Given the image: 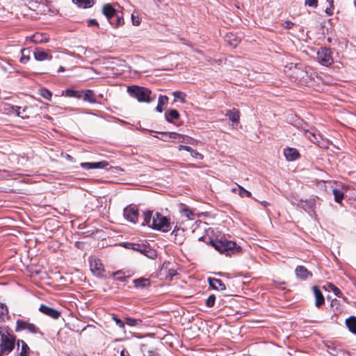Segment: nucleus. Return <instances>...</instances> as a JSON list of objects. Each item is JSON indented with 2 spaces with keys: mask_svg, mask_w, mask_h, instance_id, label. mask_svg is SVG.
<instances>
[{
  "mask_svg": "<svg viewBox=\"0 0 356 356\" xmlns=\"http://www.w3.org/2000/svg\"><path fill=\"white\" fill-rule=\"evenodd\" d=\"M34 58L36 60L43 61L44 60H51L52 56L47 51L42 50V49H36L33 53Z\"/></svg>",
  "mask_w": 356,
  "mask_h": 356,
  "instance_id": "obj_17",
  "label": "nucleus"
},
{
  "mask_svg": "<svg viewBox=\"0 0 356 356\" xmlns=\"http://www.w3.org/2000/svg\"><path fill=\"white\" fill-rule=\"evenodd\" d=\"M172 95L175 97L174 102H177L179 100L181 103L186 102V93L177 90V91L173 92Z\"/></svg>",
  "mask_w": 356,
  "mask_h": 356,
  "instance_id": "obj_31",
  "label": "nucleus"
},
{
  "mask_svg": "<svg viewBox=\"0 0 356 356\" xmlns=\"http://www.w3.org/2000/svg\"><path fill=\"white\" fill-rule=\"evenodd\" d=\"M123 215L125 219L135 224L138 218V209L136 206L129 205L124 209Z\"/></svg>",
  "mask_w": 356,
  "mask_h": 356,
  "instance_id": "obj_8",
  "label": "nucleus"
},
{
  "mask_svg": "<svg viewBox=\"0 0 356 356\" xmlns=\"http://www.w3.org/2000/svg\"><path fill=\"white\" fill-rule=\"evenodd\" d=\"M76 92L75 90L67 89L65 90L66 96L68 97H75Z\"/></svg>",
  "mask_w": 356,
  "mask_h": 356,
  "instance_id": "obj_51",
  "label": "nucleus"
},
{
  "mask_svg": "<svg viewBox=\"0 0 356 356\" xmlns=\"http://www.w3.org/2000/svg\"><path fill=\"white\" fill-rule=\"evenodd\" d=\"M332 193L334 196V200L337 203H341L344 197V193L343 191L337 188L332 190Z\"/></svg>",
  "mask_w": 356,
  "mask_h": 356,
  "instance_id": "obj_30",
  "label": "nucleus"
},
{
  "mask_svg": "<svg viewBox=\"0 0 356 356\" xmlns=\"http://www.w3.org/2000/svg\"><path fill=\"white\" fill-rule=\"evenodd\" d=\"M284 155L287 161H293L299 157V153L295 148L288 147L284 149Z\"/></svg>",
  "mask_w": 356,
  "mask_h": 356,
  "instance_id": "obj_18",
  "label": "nucleus"
},
{
  "mask_svg": "<svg viewBox=\"0 0 356 356\" xmlns=\"http://www.w3.org/2000/svg\"><path fill=\"white\" fill-rule=\"evenodd\" d=\"M160 134L161 135V137H159V136H156V137L159 138L160 140H162L163 141H170V138H168L169 133H168V132H161Z\"/></svg>",
  "mask_w": 356,
  "mask_h": 356,
  "instance_id": "obj_49",
  "label": "nucleus"
},
{
  "mask_svg": "<svg viewBox=\"0 0 356 356\" xmlns=\"http://www.w3.org/2000/svg\"><path fill=\"white\" fill-rule=\"evenodd\" d=\"M285 29H290L293 26V23L291 21H285L283 24Z\"/></svg>",
  "mask_w": 356,
  "mask_h": 356,
  "instance_id": "obj_52",
  "label": "nucleus"
},
{
  "mask_svg": "<svg viewBox=\"0 0 356 356\" xmlns=\"http://www.w3.org/2000/svg\"><path fill=\"white\" fill-rule=\"evenodd\" d=\"M330 353L335 356H339V353H334V350L332 348H330Z\"/></svg>",
  "mask_w": 356,
  "mask_h": 356,
  "instance_id": "obj_55",
  "label": "nucleus"
},
{
  "mask_svg": "<svg viewBox=\"0 0 356 356\" xmlns=\"http://www.w3.org/2000/svg\"><path fill=\"white\" fill-rule=\"evenodd\" d=\"M216 301V297L214 295L209 296L206 300V305L208 307H211L214 305Z\"/></svg>",
  "mask_w": 356,
  "mask_h": 356,
  "instance_id": "obj_45",
  "label": "nucleus"
},
{
  "mask_svg": "<svg viewBox=\"0 0 356 356\" xmlns=\"http://www.w3.org/2000/svg\"><path fill=\"white\" fill-rule=\"evenodd\" d=\"M298 206L300 207H302L305 211H307L309 213L314 212L315 203L314 201L312 200L305 201L300 200V203L298 204Z\"/></svg>",
  "mask_w": 356,
  "mask_h": 356,
  "instance_id": "obj_19",
  "label": "nucleus"
},
{
  "mask_svg": "<svg viewBox=\"0 0 356 356\" xmlns=\"http://www.w3.org/2000/svg\"><path fill=\"white\" fill-rule=\"evenodd\" d=\"M23 330H26L29 333L34 334H39L40 336L43 335V333L35 324L23 319H17L16 321L15 332H19Z\"/></svg>",
  "mask_w": 356,
  "mask_h": 356,
  "instance_id": "obj_4",
  "label": "nucleus"
},
{
  "mask_svg": "<svg viewBox=\"0 0 356 356\" xmlns=\"http://www.w3.org/2000/svg\"><path fill=\"white\" fill-rule=\"evenodd\" d=\"M317 58L320 63L329 66L333 63L330 49L326 47H321L317 52Z\"/></svg>",
  "mask_w": 356,
  "mask_h": 356,
  "instance_id": "obj_6",
  "label": "nucleus"
},
{
  "mask_svg": "<svg viewBox=\"0 0 356 356\" xmlns=\"http://www.w3.org/2000/svg\"><path fill=\"white\" fill-rule=\"evenodd\" d=\"M346 324L350 332L356 334V317L350 316L346 320Z\"/></svg>",
  "mask_w": 356,
  "mask_h": 356,
  "instance_id": "obj_23",
  "label": "nucleus"
},
{
  "mask_svg": "<svg viewBox=\"0 0 356 356\" xmlns=\"http://www.w3.org/2000/svg\"><path fill=\"white\" fill-rule=\"evenodd\" d=\"M329 4H330V7L329 8H327L326 10H325V13L329 15H332L333 13V9H334V1L333 0H326Z\"/></svg>",
  "mask_w": 356,
  "mask_h": 356,
  "instance_id": "obj_46",
  "label": "nucleus"
},
{
  "mask_svg": "<svg viewBox=\"0 0 356 356\" xmlns=\"http://www.w3.org/2000/svg\"><path fill=\"white\" fill-rule=\"evenodd\" d=\"M305 136L312 143L317 144L320 147L321 146V140H323L322 136L315 130L306 131Z\"/></svg>",
  "mask_w": 356,
  "mask_h": 356,
  "instance_id": "obj_12",
  "label": "nucleus"
},
{
  "mask_svg": "<svg viewBox=\"0 0 356 356\" xmlns=\"http://www.w3.org/2000/svg\"><path fill=\"white\" fill-rule=\"evenodd\" d=\"M168 102V97L165 95H160L158 98V104L156 107V111L162 113L163 111V106H165Z\"/></svg>",
  "mask_w": 356,
  "mask_h": 356,
  "instance_id": "obj_22",
  "label": "nucleus"
},
{
  "mask_svg": "<svg viewBox=\"0 0 356 356\" xmlns=\"http://www.w3.org/2000/svg\"><path fill=\"white\" fill-rule=\"evenodd\" d=\"M148 356H157V353H156L154 351H151L149 350L148 352Z\"/></svg>",
  "mask_w": 356,
  "mask_h": 356,
  "instance_id": "obj_56",
  "label": "nucleus"
},
{
  "mask_svg": "<svg viewBox=\"0 0 356 356\" xmlns=\"http://www.w3.org/2000/svg\"><path fill=\"white\" fill-rule=\"evenodd\" d=\"M11 108L15 111L17 116L21 117L23 119L29 118L31 115V113L29 111V108L28 107L22 108L17 106H12Z\"/></svg>",
  "mask_w": 356,
  "mask_h": 356,
  "instance_id": "obj_16",
  "label": "nucleus"
},
{
  "mask_svg": "<svg viewBox=\"0 0 356 356\" xmlns=\"http://www.w3.org/2000/svg\"><path fill=\"white\" fill-rule=\"evenodd\" d=\"M179 211L182 216H184L187 220H194L195 213L186 205L181 204L179 209Z\"/></svg>",
  "mask_w": 356,
  "mask_h": 356,
  "instance_id": "obj_21",
  "label": "nucleus"
},
{
  "mask_svg": "<svg viewBox=\"0 0 356 356\" xmlns=\"http://www.w3.org/2000/svg\"><path fill=\"white\" fill-rule=\"evenodd\" d=\"M31 40L34 43H41L47 42L48 38L45 34L38 33L31 37Z\"/></svg>",
  "mask_w": 356,
  "mask_h": 356,
  "instance_id": "obj_28",
  "label": "nucleus"
},
{
  "mask_svg": "<svg viewBox=\"0 0 356 356\" xmlns=\"http://www.w3.org/2000/svg\"><path fill=\"white\" fill-rule=\"evenodd\" d=\"M226 40L228 41L230 45L233 47H236L239 42L238 38L234 36L232 34L231 35H227L226 37Z\"/></svg>",
  "mask_w": 356,
  "mask_h": 356,
  "instance_id": "obj_42",
  "label": "nucleus"
},
{
  "mask_svg": "<svg viewBox=\"0 0 356 356\" xmlns=\"http://www.w3.org/2000/svg\"><path fill=\"white\" fill-rule=\"evenodd\" d=\"M73 3L79 8H87L93 5V0H72Z\"/></svg>",
  "mask_w": 356,
  "mask_h": 356,
  "instance_id": "obj_25",
  "label": "nucleus"
},
{
  "mask_svg": "<svg viewBox=\"0 0 356 356\" xmlns=\"http://www.w3.org/2000/svg\"><path fill=\"white\" fill-rule=\"evenodd\" d=\"M125 323L129 326H137L142 323V320L139 318H133L131 317H127L125 318Z\"/></svg>",
  "mask_w": 356,
  "mask_h": 356,
  "instance_id": "obj_37",
  "label": "nucleus"
},
{
  "mask_svg": "<svg viewBox=\"0 0 356 356\" xmlns=\"http://www.w3.org/2000/svg\"><path fill=\"white\" fill-rule=\"evenodd\" d=\"M26 53H29V49H23L22 50V57L20 58V62L22 63H26L30 59L29 56L27 55Z\"/></svg>",
  "mask_w": 356,
  "mask_h": 356,
  "instance_id": "obj_43",
  "label": "nucleus"
},
{
  "mask_svg": "<svg viewBox=\"0 0 356 356\" xmlns=\"http://www.w3.org/2000/svg\"><path fill=\"white\" fill-rule=\"evenodd\" d=\"M20 343L22 345V348H21V351H20L19 354L24 355H29V353L30 352V348H29V346L23 340H18L17 346H19Z\"/></svg>",
  "mask_w": 356,
  "mask_h": 356,
  "instance_id": "obj_33",
  "label": "nucleus"
},
{
  "mask_svg": "<svg viewBox=\"0 0 356 356\" xmlns=\"http://www.w3.org/2000/svg\"><path fill=\"white\" fill-rule=\"evenodd\" d=\"M135 286L138 288H145L149 284V280L145 278H139L134 280Z\"/></svg>",
  "mask_w": 356,
  "mask_h": 356,
  "instance_id": "obj_32",
  "label": "nucleus"
},
{
  "mask_svg": "<svg viewBox=\"0 0 356 356\" xmlns=\"http://www.w3.org/2000/svg\"><path fill=\"white\" fill-rule=\"evenodd\" d=\"M80 165L82 168L85 170L102 169L107 168V167L109 165V163L106 161H102L95 163L84 162L81 163Z\"/></svg>",
  "mask_w": 356,
  "mask_h": 356,
  "instance_id": "obj_9",
  "label": "nucleus"
},
{
  "mask_svg": "<svg viewBox=\"0 0 356 356\" xmlns=\"http://www.w3.org/2000/svg\"><path fill=\"white\" fill-rule=\"evenodd\" d=\"M8 309L7 306L3 303L0 302V321H4L8 319Z\"/></svg>",
  "mask_w": 356,
  "mask_h": 356,
  "instance_id": "obj_27",
  "label": "nucleus"
},
{
  "mask_svg": "<svg viewBox=\"0 0 356 356\" xmlns=\"http://www.w3.org/2000/svg\"><path fill=\"white\" fill-rule=\"evenodd\" d=\"M2 70L5 72H9L8 69L6 67H2Z\"/></svg>",
  "mask_w": 356,
  "mask_h": 356,
  "instance_id": "obj_60",
  "label": "nucleus"
},
{
  "mask_svg": "<svg viewBox=\"0 0 356 356\" xmlns=\"http://www.w3.org/2000/svg\"><path fill=\"white\" fill-rule=\"evenodd\" d=\"M153 223H155L154 214L152 211H146L143 212V225H147L153 229Z\"/></svg>",
  "mask_w": 356,
  "mask_h": 356,
  "instance_id": "obj_15",
  "label": "nucleus"
},
{
  "mask_svg": "<svg viewBox=\"0 0 356 356\" xmlns=\"http://www.w3.org/2000/svg\"><path fill=\"white\" fill-rule=\"evenodd\" d=\"M226 115L233 122L238 123L239 121V113L236 109L227 111Z\"/></svg>",
  "mask_w": 356,
  "mask_h": 356,
  "instance_id": "obj_24",
  "label": "nucleus"
},
{
  "mask_svg": "<svg viewBox=\"0 0 356 356\" xmlns=\"http://www.w3.org/2000/svg\"><path fill=\"white\" fill-rule=\"evenodd\" d=\"M178 149L179 150H181V149H184V150H186L187 152H191L192 151V148L189 146H186V145H180L178 147Z\"/></svg>",
  "mask_w": 356,
  "mask_h": 356,
  "instance_id": "obj_53",
  "label": "nucleus"
},
{
  "mask_svg": "<svg viewBox=\"0 0 356 356\" xmlns=\"http://www.w3.org/2000/svg\"><path fill=\"white\" fill-rule=\"evenodd\" d=\"M238 190H239L238 194L242 197L244 196L250 197L252 196V193L250 191H247L246 189H245L243 187H242L241 186H238Z\"/></svg>",
  "mask_w": 356,
  "mask_h": 356,
  "instance_id": "obj_44",
  "label": "nucleus"
},
{
  "mask_svg": "<svg viewBox=\"0 0 356 356\" xmlns=\"http://www.w3.org/2000/svg\"><path fill=\"white\" fill-rule=\"evenodd\" d=\"M112 276L114 277V279L120 282H124L127 279V277L125 276V273L122 270H120L113 273Z\"/></svg>",
  "mask_w": 356,
  "mask_h": 356,
  "instance_id": "obj_34",
  "label": "nucleus"
},
{
  "mask_svg": "<svg viewBox=\"0 0 356 356\" xmlns=\"http://www.w3.org/2000/svg\"><path fill=\"white\" fill-rule=\"evenodd\" d=\"M131 17L134 26H138L140 24L141 18L138 11H134Z\"/></svg>",
  "mask_w": 356,
  "mask_h": 356,
  "instance_id": "obj_39",
  "label": "nucleus"
},
{
  "mask_svg": "<svg viewBox=\"0 0 356 356\" xmlns=\"http://www.w3.org/2000/svg\"><path fill=\"white\" fill-rule=\"evenodd\" d=\"M261 205L264 206V207H267L269 204L268 202H266V201H264V202H261Z\"/></svg>",
  "mask_w": 356,
  "mask_h": 356,
  "instance_id": "obj_59",
  "label": "nucleus"
},
{
  "mask_svg": "<svg viewBox=\"0 0 356 356\" xmlns=\"http://www.w3.org/2000/svg\"><path fill=\"white\" fill-rule=\"evenodd\" d=\"M236 191H237V189H236V188H232V192H234V193H235Z\"/></svg>",
  "mask_w": 356,
  "mask_h": 356,
  "instance_id": "obj_61",
  "label": "nucleus"
},
{
  "mask_svg": "<svg viewBox=\"0 0 356 356\" xmlns=\"http://www.w3.org/2000/svg\"><path fill=\"white\" fill-rule=\"evenodd\" d=\"M212 246L220 253L227 255L240 252L241 248L236 243L227 239H220L211 241Z\"/></svg>",
  "mask_w": 356,
  "mask_h": 356,
  "instance_id": "obj_3",
  "label": "nucleus"
},
{
  "mask_svg": "<svg viewBox=\"0 0 356 356\" xmlns=\"http://www.w3.org/2000/svg\"><path fill=\"white\" fill-rule=\"evenodd\" d=\"M124 23V19L122 16L117 14L116 16H115L113 18V24H111L115 28H118L120 26H121Z\"/></svg>",
  "mask_w": 356,
  "mask_h": 356,
  "instance_id": "obj_38",
  "label": "nucleus"
},
{
  "mask_svg": "<svg viewBox=\"0 0 356 356\" xmlns=\"http://www.w3.org/2000/svg\"><path fill=\"white\" fill-rule=\"evenodd\" d=\"M67 157H68V159H70L72 157L70 156V155H67Z\"/></svg>",
  "mask_w": 356,
  "mask_h": 356,
  "instance_id": "obj_63",
  "label": "nucleus"
},
{
  "mask_svg": "<svg viewBox=\"0 0 356 356\" xmlns=\"http://www.w3.org/2000/svg\"><path fill=\"white\" fill-rule=\"evenodd\" d=\"M88 26H98V22L95 19H89L88 21Z\"/></svg>",
  "mask_w": 356,
  "mask_h": 356,
  "instance_id": "obj_54",
  "label": "nucleus"
},
{
  "mask_svg": "<svg viewBox=\"0 0 356 356\" xmlns=\"http://www.w3.org/2000/svg\"><path fill=\"white\" fill-rule=\"evenodd\" d=\"M170 140H177L179 143L184 142V136L176 132H169V136Z\"/></svg>",
  "mask_w": 356,
  "mask_h": 356,
  "instance_id": "obj_36",
  "label": "nucleus"
},
{
  "mask_svg": "<svg viewBox=\"0 0 356 356\" xmlns=\"http://www.w3.org/2000/svg\"><path fill=\"white\" fill-rule=\"evenodd\" d=\"M65 70V68L64 67H63V66H60V67L58 68V72H64Z\"/></svg>",
  "mask_w": 356,
  "mask_h": 356,
  "instance_id": "obj_58",
  "label": "nucleus"
},
{
  "mask_svg": "<svg viewBox=\"0 0 356 356\" xmlns=\"http://www.w3.org/2000/svg\"><path fill=\"white\" fill-rule=\"evenodd\" d=\"M90 270L95 276L98 277H102L105 271L104 265L101 262L100 259L97 258L90 259Z\"/></svg>",
  "mask_w": 356,
  "mask_h": 356,
  "instance_id": "obj_7",
  "label": "nucleus"
},
{
  "mask_svg": "<svg viewBox=\"0 0 356 356\" xmlns=\"http://www.w3.org/2000/svg\"><path fill=\"white\" fill-rule=\"evenodd\" d=\"M113 319L120 328H123L124 327V323L120 318L114 316L113 317Z\"/></svg>",
  "mask_w": 356,
  "mask_h": 356,
  "instance_id": "obj_50",
  "label": "nucleus"
},
{
  "mask_svg": "<svg viewBox=\"0 0 356 356\" xmlns=\"http://www.w3.org/2000/svg\"><path fill=\"white\" fill-rule=\"evenodd\" d=\"M312 289L315 296V305L319 307L325 302L323 295L317 286H313Z\"/></svg>",
  "mask_w": 356,
  "mask_h": 356,
  "instance_id": "obj_20",
  "label": "nucleus"
},
{
  "mask_svg": "<svg viewBox=\"0 0 356 356\" xmlns=\"http://www.w3.org/2000/svg\"><path fill=\"white\" fill-rule=\"evenodd\" d=\"M208 282L209 286L213 289L218 291H225L226 289V286L221 280L214 277H209Z\"/></svg>",
  "mask_w": 356,
  "mask_h": 356,
  "instance_id": "obj_14",
  "label": "nucleus"
},
{
  "mask_svg": "<svg viewBox=\"0 0 356 356\" xmlns=\"http://www.w3.org/2000/svg\"><path fill=\"white\" fill-rule=\"evenodd\" d=\"M295 273L298 278L302 280H306L309 277H312V273L303 266H298L295 269Z\"/></svg>",
  "mask_w": 356,
  "mask_h": 356,
  "instance_id": "obj_13",
  "label": "nucleus"
},
{
  "mask_svg": "<svg viewBox=\"0 0 356 356\" xmlns=\"http://www.w3.org/2000/svg\"><path fill=\"white\" fill-rule=\"evenodd\" d=\"M305 5L309 7L316 8L318 6V0H305Z\"/></svg>",
  "mask_w": 356,
  "mask_h": 356,
  "instance_id": "obj_47",
  "label": "nucleus"
},
{
  "mask_svg": "<svg viewBox=\"0 0 356 356\" xmlns=\"http://www.w3.org/2000/svg\"><path fill=\"white\" fill-rule=\"evenodd\" d=\"M84 101L89 102L90 103L96 102V97L93 91L90 90H86L84 92V95L83 97Z\"/></svg>",
  "mask_w": 356,
  "mask_h": 356,
  "instance_id": "obj_29",
  "label": "nucleus"
},
{
  "mask_svg": "<svg viewBox=\"0 0 356 356\" xmlns=\"http://www.w3.org/2000/svg\"><path fill=\"white\" fill-rule=\"evenodd\" d=\"M327 287L334 293V294L339 297V298H341L342 296V293L341 291H340V289L339 288H337L334 284H333L332 283H328L327 284Z\"/></svg>",
  "mask_w": 356,
  "mask_h": 356,
  "instance_id": "obj_40",
  "label": "nucleus"
},
{
  "mask_svg": "<svg viewBox=\"0 0 356 356\" xmlns=\"http://www.w3.org/2000/svg\"><path fill=\"white\" fill-rule=\"evenodd\" d=\"M155 223H153V229L167 232L170 230L171 226L168 219L160 214L154 213Z\"/></svg>",
  "mask_w": 356,
  "mask_h": 356,
  "instance_id": "obj_5",
  "label": "nucleus"
},
{
  "mask_svg": "<svg viewBox=\"0 0 356 356\" xmlns=\"http://www.w3.org/2000/svg\"><path fill=\"white\" fill-rule=\"evenodd\" d=\"M190 153H191V155L196 159H203V155L196 150H194L192 149V151H191Z\"/></svg>",
  "mask_w": 356,
  "mask_h": 356,
  "instance_id": "obj_48",
  "label": "nucleus"
},
{
  "mask_svg": "<svg viewBox=\"0 0 356 356\" xmlns=\"http://www.w3.org/2000/svg\"><path fill=\"white\" fill-rule=\"evenodd\" d=\"M179 117V112L175 109H171L168 115L165 114V119L168 122H170L172 120L177 119Z\"/></svg>",
  "mask_w": 356,
  "mask_h": 356,
  "instance_id": "obj_35",
  "label": "nucleus"
},
{
  "mask_svg": "<svg viewBox=\"0 0 356 356\" xmlns=\"http://www.w3.org/2000/svg\"><path fill=\"white\" fill-rule=\"evenodd\" d=\"M129 248H131L134 250L138 251L140 253H143L145 255H147L148 257V255L146 254V252H147V251L146 250L147 248L143 245H141L139 243H129ZM149 257H152L149 256Z\"/></svg>",
  "mask_w": 356,
  "mask_h": 356,
  "instance_id": "obj_26",
  "label": "nucleus"
},
{
  "mask_svg": "<svg viewBox=\"0 0 356 356\" xmlns=\"http://www.w3.org/2000/svg\"><path fill=\"white\" fill-rule=\"evenodd\" d=\"M15 337L6 327L0 326V356L8 355L15 348Z\"/></svg>",
  "mask_w": 356,
  "mask_h": 356,
  "instance_id": "obj_2",
  "label": "nucleus"
},
{
  "mask_svg": "<svg viewBox=\"0 0 356 356\" xmlns=\"http://www.w3.org/2000/svg\"><path fill=\"white\" fill-rule=\"evenodd\" d=\"M127 90L131 97L139 102L150 103L156 99V95L147 88L134 85L128 86Z\"/></svg>",
  "mask_w": 356,
  "mask_h": 356,
  "instance_id": "obj_1",
  "label": "nucleus"
},
{
  "mask_svg": "<svg viewBox=\"0 0 356 356\" xmlns=\"http://www.w3.org/2000/svg\"><path fill=\"white\" fill-rule=\"evenodd\" d=\"M102 13L106 17L110 24H113V18L118 14L115 9L109 3L103 6Z\"/></svg>",
  "mask_w": 356,
  "mask_h": 356,
  "instance_id": "obj_11",
  "label": "nucleus"
},
{
  "mask_svg": "<svg viewBox=\"0 0 356 356\" xmlns=\"http://www.w3.org/2000/svg\"><path fill=\"white\" fill-rule=\"evenodd\" d=\"M39 310L42 314L49 316L54 319H58L60 316V313L58 310L44 305H41Z\"/></svg>",
  "mask_w": 356,
  "mask_h": 356,
  "instance_id": "obj_10",
  "label": "nucleus"
},
{
  "mask_svg": "<svg viewBox=\"0 0 356 356\" xmlns=\"http://www.w3.org/2000/svg\"><path fill=\"white\" fill-rule=\"evenodd\" d=\"M39 94L44 99L47 100H51L52 97V93L49 90L46 88H41L39 91Z\"/></svg>",
  "mask_w": 356,
  "mask_h": 356,
  "instance_id": "obj_41",
  "label": "nucleus"
},
{
  "mask_svg": "<svg viewBox=\"0 0 356 356\" xmlns=\"http://www.w3.org/2000/svg\"><path fill=\"white\" fill-rule=\"evenodd\" d=\"M125 353H126V351L124 349L120 351V356H129V355L128 353H127V355H126Z\"/></svg>",
  "mask_w": 356,
  "mask_h": 356,
  "instance_id": "obj_57",
  "label": "nucleus"
},
{
  "mask_svg": "<svg viewBox=\"0 0 356 356\" xmlns=\"http://www.w3.org/2000/svg\"><path fill=\"white\" fill-rule=\"evenodd\" d=\"M67 157H68V159H70L72 157L70 156V155H67Z\"/></svg>",
  "mask_w": 356,
  "mask_h": 356,
  "instance_id": "obj_62",
  "label": "nucleus"
}]
</instances>
